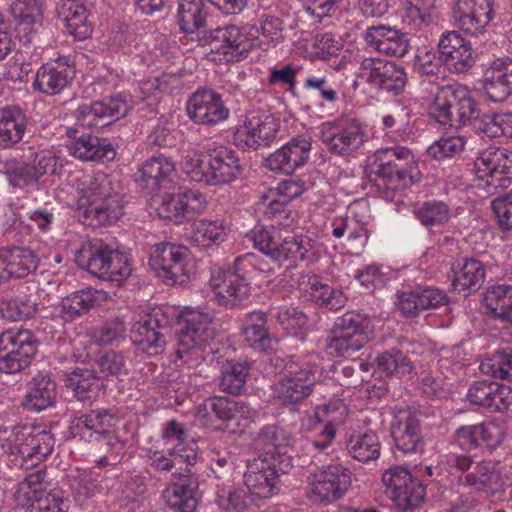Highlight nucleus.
Returning a JSON list of instances; mask_svg holds the SVG:
<instances>
[{"label":"nucleus","instance_id":"obj_1","mask_svg":"<svg viewBox=\"0 0 512 512\" xmlns=\"http://www.w3.org/2000/svg\"><path fill=\"white\" fill-rule=\"evenodd\" d=\"M180 166L191 181L205 186L228 185L242 174L237 153L232 148L217 143L206 145L203 151H188Z\"/></svg>","mask_w":512,"mask_h":512},{"label":"nucleus","instance_id":"obj_2","mask_svg":"<svg viewBox=\"0 0 512 512\" xmlns=\"http://www.w3.org/2000/svg\"><path fill=\"white\" fill-rule=\"evenodd\" d=\"M70 183L78 194L77 205L85 218L109 225L123 215V199L113 190L105 173H78L71 176Z\"/></svg>","mask_w":512,"mask_h":512},{"label":"nucleus","instance_id":"obj_3","mask_svg":"<svg viewBox=\"0 0 512 512\" xmlns=\"http://www.w3.org/2000/svg\"><path fill=\"white\" fill-rule=\"evenodd\" d=\"M371 173L379 189L402 191L419 179L418 165L411 149L395 145L377 149L370 157Z\"/></svg>","mask_w":512,"mask_h":512},{"label":"nucleus","instance_id":"obj_4","mask_svg":"<svg viewBox=\"0 0 512 512\" xmlns=\"http://www.w3.org/2000/svg\"><path fill=\"white\" fill-rule=\"evenodd\" d=\"M259 264L254 253H245L235 258L232 267L213 271L209 285L217 302L225 307H235L246 301L253 274L262 270Z\"/></svg>","mask_w":512,"mask_h":512},{"label":"nucleus","instance_id":"obj_5","mask_svg":"<svg viewBox=\"0 0 512 512\" xmlns=\"http://www.w3.org/2000/svg\"><path fill=\"white\" fill-rule=\"evenodd\" d=\"M5 452L15 456L17 465L29 469L37 466L52 453L55 439L41 427L16 425L10 431L4 430L0 438Z\"/></svg>","mask_w":512,"mask_h":512},{"label":"nucleus","instance_id":"obj_6","mask_svg":"<svg viewBox=\"0 0 512 512\" xmlns=\"http://www.w3.org/2000/svg\"><path fill=\"white\" fill-rule=\"evenodd\" d=\"M181 326L177 333L176 355L192 365L204 360L203 348L213 338L212 315L198 308L185 307L178 313Z\"/></svg>","mask_w":512,"mask_h":512},{"label":"nucleus","instance_id":"obj_7","mask_svg":"<svg viewBox=\"0 0 512 512\" xmlns=\"http://www.w3.org/2000/svg\"><path fill=\"white\" fill-rule=\"evenodd\" d=\"M250 238L257 250L274 262L286 264L288 268L296 267L307 259L315 244V241L306 235L280 239L278 232L263 226H256L250 232Z\"/></svg>","mask_w":512,"mask_h":512},{"label":"nucleus","instance_id":"obj_8","mask_svg":"<svg viewBox=\"0 0 512 512\" xmlns=\"http://www.w3.org/2000/svg\"><path fill=\"white\" fill-rule=\"evenodd\" d=\"M165 445L169 446V454L154 451L149 456L152 467L159 471H173V474L189 472V467L198 460V447L193 439H188L184 425L170 420L163 430Z\"/></svg>","mask_w":512,"mask_h":512},{"label":"nucleus","instance_id":"obj_9","mask_svg":"<svg viewBox=\"0 0 512 512\" xmlns=\"http://www.w3.org/2000/svg\"><path fill=\"white\" fill-rule=\"evenodd\" d=\"M370 334L369 319L358 312L348 311L336 318L325 339L324 350L331 357H349L364 347Z\"/></svg>","mask_w":512,"mask_h":512},{"label":"nucleus","instance_id":"obj_10","mask_svg":"<svg viewBox=\"0 0 512 512\" xmlns=\"http://www.w3.org/2000/svg\"><path fill=\"white\" fill-rule=\"evenodd\" d=\"M476 113V103L467 87L455 84L436 86V94L429 115L444 126L459 128L466 125Z\"/></svg>","mask_w":512,"mask_h":512},{"label":"nucleus","instance_id":"obj_11","mask_svg":"<svg viewBox=\"0 0 512 512\" xmlns=\"http://www.w3.org/2000/svg\"><path fill=\"white\" fill-rule=\"evenodd\" d=\"M149 264L158 277L173 283L185 282L195 271L190 250L172 242L154 245L151 249Z\"/></svg>","mask_w":512,"mask_h":512},{"label":"nucleus","instance_id":"obj_12","mask_svg":"<svg viewBox=\"0 0 512 512\" xmlns=\"http://www.w3.org/2000/svg\"><path fill=\"white\" fill-rule=\"evenodd\" d=\"M350 486L351 471L336 462L309 474L306 494L314 503L330 504L341 499Z\"/></svg>","mask_w":512,"mask_h":512},{"label":"nucleus","instance_id":"obj_13","mask_svg":"<svg viewBox=\"0 0 512 512\" xmlns=\"http://www.w3.org/2000/svg\"><path fill=\"white\" fill-rule=\"evenodd\" d=\"M318 137L338 156L353 155L368 141L366 126L354 119L323 122L318 127Z\"/></svg>","mask_w":512,"mask_h":512},{"label":"nucleus","instance_id":"obj_14","mask_svg":"<svg viewBox=\"0 0 512 512\" xmlns=\"http://www.w3.org/2000/svg\"><path fill=\"white\" fill-rule=\"evenodd\" d=\"M37 351L28 329H9L0 334V372L14 374L26 368Z\"/></svg>","mask_w":512,"mask_h":512},{"label":"nucleus","instance_id":"obj_15","mask_svg":"<svg viewBox=\"0 0 512 512\" xmlns=\"http://www.w3.org/2000/svg\"><path fill=\"white\" fill-rule=\"evenodd\" d=\"M132 107L131 96L119 93L80 105L75 111V118L81 127L103 128L127 116Z\"/></svg>","mask_w":512,"mask_h":512},{"label":"nucleus","instance_id":"obj_16","mask_svg":"<svg viewBox=\"0 0 512 512\" xmlns=\"http://www.w3.org/2000/svg\"><path fill=\"white\" fill-rule=\"evenodd\" d=\"M288 466L289 463H276L262 456L247 462L244 484L258 505L262 506L266 500L279 493V473H285Z\"/></svg>","mask_w":512,"mask_h":512},{"label":"nucleus","instance_id":"obj_17","mask_svg":"<svg viewBox=\"0 0 512 512\" xmlns=\"http://www.w3.org/2000/svg\"><path fill=\"white\" fill-rule=\"evenodd\" d=\"M382 482L387 497L403 511L417 508L424 500V486L404 467L396 466L387 470Z\"/></svg>","mask_w":512,"mask_h":512},{"label":"nucleus","instance_id":"obj_18","mask_svg":"<svg viewBox=\"0 0 512 512\" xmlns=\"http://www.w3.org/2000/svg\"><path fill=\"white\" fill-rule=\"evenodd\" d=\"M478 179L485 180L488 188H507L512 179V151L503 147H488L474 162Z\"/></svg>","mask_w":512,"mask_h":512},{"label":"nucleus","instance_id":"obj_19","mask_svg":"<svg viewBox=\"0 0 512 512\" xmlns=\"http://www.w3.org/2000/svg\"><path fill=\"white\" fill-rule=\"evenodd\" d=\"M253 27L226 25L212 30L207 38L211 54H218L219 60L231 62L245 57L254 45L249 37Z\"/></svg>","mask_w":512,"mask_h":512},{"label":"nucleus","instance_id":"obj_20","mask_svg":"<svg viewBox=\"0 0 512 512\" xmlns=\"http://www.w3.org/2000/svg\"><path fill=\"white\" fill-rule=\"evenodd\" d=\"M206 206V198L200 191L181 188L177 193L163 194L157 211L161 218L181 223L195 218Z\"/></svg>","mask_w":512,"mask_h":512},{"label":"nucleus","instance_id":"obj_21","mask_svg":"<svg viewBox=\"0 0 512 512\" xmlns=\"http://www.w3.org/2000/svg\"><path fill=\"white\" fill-rule=\"evenodd\" d=\"M277 129L274 118L265 113H249L242 124L234 128L233 143L242 150H257L269 145Z\"/></svg>","mask_w":512,"mask_h":512},{"label":"nucleus","instance_id":"obj_22","mask_svg":"<svg viewBox=\"0 0 512 512\" xmlns=\"http://www.w3.org/2000/svg\"><path fill=\"white\" fill-rule=\"evenodd\" d=\"M391 435L396 448L405 454L423 450L420 413L408 407H396L391 422Z\"/></svg>","mask_w":512,"mask_h":512},{"label":"nucleus","instance_id":"obj_23","mask_svg":"<svg viewBox=\"0 0 512 512\" xmlns=\"http://www.w3.org/2000/svg\"><path fill=\"white\" fill-rule=\"evenodd\" d=\"M186 111L189 119L196 124L214 126L229 117L221 96L213 90H197L187 101Z\"/></svg>","mask_w":512,"mask_h":512},{"label":"nucleus","instance_id":"obj_24","mask_svg":"<svg viewBox=\"0 0 512 512\" xmlns=\"http://www.w3.org/2000/svg\"><path fill=\"white\" fill-rule=\"evenodd\" d=\"M438 51L443 64L450 71L464 73L476 61V56L470 41L455 31H448L441 35L438 42Z\"/></svg>","mask_w":512,"mask_h":512},{"label":"nucleus","instance_id":"obj_25","mask_svg":"<svg viewBox=\"0 0 512 512\" xmlns=\"http://www.w3.org/2000/svg\"><path fill=\"white\" fill-rule=\"evenodd\" d=\"M311 141L295 137L266 158L267 167L276 173L292 174L309 159Z\"/></svg>","mask_w":512,"mask_h":512},{"label":"nucleus","instance_id":"obj_26","mask_svg":"<svg viewBox=\"0 0 512 512\" xmlns=\"http://www.w3.org/2000/svg\"><path fill=\"white\" fill-rule=\"evenodd\" d=\"M159 311H154L141 318L131 330L132 343L149 356L160 354L165 347L164 330L166 324H160Z\"/></svg>","mask_w":512,"mask_h":512},{"label":"nucleus","instance_id":"obj_27","mask_svg":"<svg viewBox=\"0 0 512 512\" xmlns=\"http://www.w3.org/2000/svg\"><path fill=\"white\" fill-rule=\"evenodd\" d=\"M10 12L17 23L20 40L32 42L43 26V4L39 0H14Z\"/></svg>","mask_w":512,"mask_h":512},{"label":"nucleus","instance_id":"obj_28","mask_svg":"<svg viewBox=\"0 0 512 512\" xmlns=\"http://www.w3.org/2000/svg\"><path fill=\"white\" fill-rule=\"evenodd\" d=\"M347 413V406L340 399L331 400L328 403L317 406L315 418L317 422L324 423L325 425L319 436L311 440L309 445L320 451L326 450L335 438L337 427L345 421Z\"/></svg>","mask_w":512,"mask_h":512},{"label":"nucleus","instance_id":"obj_29","mask_svg":"<svg viewBox=\"0 0 512 512\" xmlns=\"http://www.w3.org/2000/svg\"><path fill=\"white\" fill-rule=\"evenodd\" d=\"M484 90L493 102H502L512 95V59L501 57L492 61L483 75Z\"/></svg>","mask_w":512,"mask_h":512},{"label":"nucleus","instance_id":"obj_30","mask_svg":"<svg viewBox=\"0 0 512 512\" xmlns=\"http://www.w3.org/2000/svg\"><path fill=\"white\" fill-rule=\"evenodd\" d=\"M455 18L465 32L476 35L493 17L491 0H457Z\"/></svg>","mask_w":512,"mask_h":512},{"label":"nucleus","instance_id":"obj_31","mask_svg":"<svg viewBox=\"0 0 512 512\" xmlns=\"http://www.w3.org/2000/svg\"><path fill=\"white\" fill-rule=\"evenodd\" d=\"M118 422L115 413L107 409L91 410L89 413L75 417L70 425V432L74 437L91 440L94 434H106Z\"/></svg>","mask_w":512,"mask_h":512},{"label":"nucleus","instance_id":"obj_32","mask_svg":"<svg viewBox=\"0 0 512 512\" xmlns=\"http://www.w3.org/2000/svg\"><path fill=\"white\" fill-rule=\"evenodd\" d=\"M364 38L368 46L390 56L403 57L409 48L405 34L384 25L369 27Z\"/></svg>","mask_w":512,"mask_h":512},{"label":"nucleus","instance_id":"obj_33","mask_svg":"<svg viewBox=\"0 0 512 512\" xmlns=\"http://www.w3.org/2000/svg\"><path fill=\"white\" fill-rule=\"evenodd\" d=\"M75 76L74 67L60 61L42 65L33 82L35 90L46 95L59 94Z\"/></svg>","mask_w":512,"mask_h":512},{"label":"nucleus","instance_id":"obj_34","mask_svg":"<svg viewBox=\"0 0 512 512\" xmlns=\"http://www.w3.org/2000/svg\"><path fill=\"white\" fill-rule=\"evenodd\" d=\"M174 169V163L166 156H153L138 168L136 181L143 188L154 191L170 183Z\"/></svg>","mask_w":512,"mask_h":512},{"label":"nucleus","instance_id":"obj_35","mask_svg":"<svg viewBox=\"0 0 512 512\" xmlns=\"http://www.w3.org/2000/svg\"><path fill=\"white\" fill-rule=\"evenodd\" d=\"M57 12L68 33L75 39L84 40L91 35L92 24L88 20L87 8L80 0H60Z\"/></svg>","mask_w":512,"mask_h":512},{"label":"nucleus","instance_id":"obj_36","mask_svg":"<svg viewBox=\"0 0 512 512\" xmlns=\"http://www.w3.org/2000/svg\"><path fill=\"white\" fill-rule=\"evenodd\" d=\"M107 299L108 294L103 290L83 289L62 299L59 314L65 321H72L90 309L100 306Z\"/></svg>","mask_w":512,"mask_h":512},{"label":"nucleus","instance_id":"obj_37","mask_svg":"<svg viewBox=\"0 0 512 512\" xmlns=\"http://www.w3.org/2000/svg\"><path fill=\"white\" fill-rule=\"evenodd\" d=\"M254 447L260 452L259 456L267 457L276 463H283L287 459L288 440L283 430L275 425H267L260 429L253 439Z\"/></svg>","mask_w":512,"mask_h":512},{"label":"nucleus","instance_id":"obj_38","mask_svg":"<svg viewBox=\"0 0 512 512\" xmlns=\"http://www.w3.org/2000/svg\"><path fill=\"white\" fill-rule=\"evenodd\" d=\"M68 151L86 161L109 162L116 157V150L107 139L92 135H82L68 146Z\"/></svg>","mask_w":512,"mask_h":512},{"label":"nucleus","instance_id":"obj_39","mask_svg":"<svg viewBox=\"0 0 512 512\" xmlns=\"http://www.w3.org/2000/svg\"><path fill=\"white\" fill-rule=\"evenodd\" d=\"M243 336L250 348L258 352L273 349L276 340L269 334L267 316L262 311L248 313L243 327Z\"/></svg>","mask_w":512,"mask_h":512},{"label":"nucleus","instance_id":"obj_40","mask_svg":"<svg viewBox=\"0 0 512 512\" xmlns=\"http://www.w3.org/2000/svg\"><path fill=\"white\" fill-rule=\"evenodd\" d=\"M27 128V117L16 107L0 110V148H10L20 142Z\"/></svg>","mask_w":512,"mask_h":512},{"label":"nucleus","instance_id":"obj_41","mask_svg":"<svg viewBox=\"0 0 512 512\" xmlns=\"http://www.w3.org/2000/svg\"><path fill=\"white\" fill-rule=\"evenodd\" d=\"M252 27L261 37L257 40L263 50L274 48L284 40V19L282 13L277 9L261 14L258 24Z\"/></svg>","mask_w":512,"mask_h":512},{"label":"nucleus","instance_id":"obj_42","mask_svg":"<svg viewBox=\"0 0 512 512\" xmlns=\"http://www.w3.org/2000/svg\"><path fill=\"white\" fill-rule=\"evenodd\" d=\"M45 477L46 472L41 469L25 476L14 493L17 507L33 511L34 504L46 491L43 488Z\"/></svg>","mask_w":512,"mask_h":512},{"label":"nucleus","instance_id":"obj_43","mask_svg":"<svg viewBox=\"0 0 512 512\" xmlns=\"http://www.w3.org/2000/svg\"><path fill=\"white\" fill-rule=\"evenodd\" d=\"M113 249L103 243L83 246L76 255V261L82 268H86L92 275L103 278L105 268Z\"/></svg>","mask_w":512,"mask_h":512},{"label":"nucleus","instance_id":"obj_44","mask_svg":"<svg viewBox=\"0 0 512 512\" xmlns=\"http://www.w3.org/2000/svg\"><path fill=\"white\" fill-rule=\"evenodd\" d=\"M484 301L494 317L512 323V286L495 285L488 288Z\"/></svg>","mask_w":512,"mask_h":512},{"label":"nucleus","instance_id":"obj_45","mask_svg":"<svg viewBox=\"0 0 512 512\" xmlns=\"http://www.w3.org/2000/svg\"><path fill=\"white\" fill-rule=\"evenodd\" d=\"M271 315L279 325L295 337L303 338L307 331L308 317L298 307L293 305H280L271 309Z\"/></svg>","mask_w":512,"mask_h":512},{"label":"nucleus","instance_id":"obj_46","mask_svg":"<svg viewBox=\"0 0 512 512\" xmlns=\"http://www.w3.org/2000/svg\"><path fill=\"white\" fill-rule=\"evenodd\" d=\"M485 280V266L475 258L466 259L455 273L454 289L458 292L477 291Z\"/></svg>","mask_w":512,"mask_h":512},{"label":"nucleus","instance_id":"obj_47","mask_svg":"<svg viewBox=\"0 0 512 512\" xmlns=\"http://www.w3.org/2000/svg\"><path fill=\"white\" fill-rule=\"evenodd\" d=\"M227 236V228L223 220L201 219L193 224L191 240L197 246L210 247L222 243Z\"/></svg>","mask_w":512,"mask_h":512},{"label":"nucleus","instance_id":"obj_48","mask_svg":"<svg viewBox=\"0 0 512 512\" xmlns=\"http://www.w3.org/2000/svg\"><path fill=\"white\" fill-rule=\"evenodd\" d=\"M346 447L351 457L359 462H369L380 455L379 439L372 431L351 435Z\"/></svg>","mask_w":512,"mask_h":512},{"label":"nucleus","instance_id":"obj_49","mask_svg":"<svg viewBox=\"0 0 512 512\" xmlns=\"http://www.w3.org/2000/svg\"><path fill=\"white\" fill-rule=\"evenodd\" d=\"M162 499L166 506L175 512H194L197 499L190 484L174 483L162 492Z\"/></svg>","mask_w":512,"mask_h":512},{"label":"nucleus","instance_id":"obj_50","mask_svg":"<svg viewBox=\"0 0 512 512\" xmlns=\"http://www.w3.org/2000/svg\"><path fill=\"white\" fill-rule=\"evenodd\" d=\"M4 252L11 278H24L37 270L39 258L31 249L14 247Z\"/></svg>","mask_w":512,"mask_h":512},{"label":"nucleus","instance_id":"obj_51","mask_svg":"<svg viewBox=\"0 0 512 512\" xmlns=\"http://www.w3.org/2000/svg\"><path fill=\"white\" fill-rule=\"evenodd\" d=\"M319 375L318 367L309 360L290 359L284 365L279 384H299L301 382L315 384L319 380L317 377Z\"/></svg>","mask_w":512,"mask_h":512},{"label":"nucleus","instance_id":"obj_52","mask_svg":"<svg viewBox=\"0 0 512 512\" xmlns=\"http://www.w3.org/2000/svg\"><path fill=\"white\" fill-rule=\"evenodd\" d=\"M235 401L226 397H213L205 400L198 407L196 416L206 426H213V416L221 421H229L234 418Z\"/></svg>","mask_w":512,"mask_h":512},{"label":"nucleus","instance_id":"obj_53","mask_svg":"<svg viewBox=\"0 0 512 512\" xmlns=\"http://www.w3.org/2000/svg\"><path fill=\"white\" fill-rule=\"evenodd\" d=\"M216 503L226 512H245L253 506L260 507L245 484L228 491H218Z\"/></svg>","mask_w":512,"mask_h":512},{"label":"nucleus","instance_id":"obj_54","mask_svg":"<svg viewBox=\"0 0 512 512\" xmlns=\"http://www.w3.org/2000/svg\"><path fill=\"white\" fill-rule=\"evenodd\" d=\"M459 483L472 486L479 491L494 492L499 483V475L488 462L477 463L473 471L459 477Z\"/></svg>","mask_w":512,"mask_h":512},{"label":"nucleus","instance_id":"obj_55","mask_svg":"<svg viewBox=\"0 0 512 512\" xmlns=\"http://www.w3.org/2000/svg\"><path fill=\"white\" fill-rule=\"evenodd\" d=\"M413 370L410 360L399 350L391 349L378 355L376 358V367L374 373L381 380L384 376L392 375L395 372L409 374Z\"/></svg>","mask_w":512,"mask_h":512},{"label":"nucleus","instance_id":"obj_56","mask_svg":"<svg viewBox=\"0 0 512 512\" xmlns=\"http://www.w3.org/2000/svg\"><path fill=\"white\" fill-rule=\"evenodd\" d=\"M480 370L495 379L512 382V349L496 351L481 362Z\"/></svg>","mask_w":512,"mask_h":512},{"label":"nucleus","instance_id":"obj_57","mask_svg":"<svg viewBox=\"0 0 512 512\" xmlns=\"http://www.w3.org/2000/svg\"><path fill=\"white\" fill-rule=\"evenodd\" d=\"M203 0H180L178 20L182 31L193 33L204 25L206 18Z\"/></svg>","mask_w":512,"mask_h":512},{"label":"nucleus","instance_id":"obj_58","mask_svg":"<svg viewBox=\"0 0 512 512\" xmlns=\"http://www.w3.org/2000/svg\"><path fill=\"white\" fill-rule=\"evenodd\" d=\"M39 310L38 303L30 296L19 295L13 299L0 302V314L11 321L33 317Z\"/></svg>","mask_w":512,"mask_h":512},{"label":"nucleus","instance_id":"obj_59","mask_svg":"<svg viewBox=\"0 0 512 512\" xmlns=\"http://www.w3.org/2000/svg\"><path fill=\"white\" fill-rule=\"evenodd\" d=\"M3 169L9 185L14 188L24 189L38 184L39 180L36 174L33 173V167L30 162L7 160L4 163Z\"/></svg>","mask_w":512,"mask_h":512},{"label":"nucleus","instance_id":"obj_60","mask_svg":"<svg viewBox=\"0 0 512 512\" xmlns=\"http://www.w3.org/2000/svg\"><path fill=\"white\" fill-rule=\"evenodd\" d=\"M69 485L77 501L92 498L102 491L99 475L93 471H79L71 475Z\"/></svg>","mask_w":512,"mask_h":512},{"label":"nucleus","instance_id":"obj_61","mask_svg":"<svg viewBox=\"0 0 512 512\" xmlns=\"http://www.w3.org/2000/svg\"><path fill=\"white\" fill-rule=\"evenodd\" d=\"M258 209L268 218L275 220L280 226H288L289 210L288 203L280 199L277 193L271 190L263 192L257 203Z\"/></svg>","mask_w":512,"mask_h":512},{"label":"nucleus","instance_id":"obj_62","mask_svg":"<svg viewBox=\"0 0 512 512\" xmlns=\"http://www.w3.org/2000/svg\"><path fill=\"white\" fill-rule=\"evenodd\" d=\"M415 214L421 224L429 229L447 223L451 217L449 207L445 203L436 200L423 203L415 211Z\"/></svg>","mask_w":512,"mask_h":512},{"label":"nucleus","instance_id":"obj_63","mask_svg":"<svg viewBox=\"0 0 512 512\" xmlns=\"http://www.w3.org/2000/svg\"><path fill=\"white\" fill-rule=\"evenodd\" d=\"M257 372L248 361H227L220 368V384H245L247 381H257Z\"/></svg>","mask_w":512,"mask_h":512},{"label":"nucleus","instance_id":"obj_64","mask_svg":"<svg viewBox=\"0 0 512 512\" xmlns=\"http://www.w3.org/2000/svg\"><path fill=\"white\" fill-rule=\"evenodd\" d=\"M466 142L464 136H443L428 147L427 153L434 159L452 158L463 152Z\"/></svg>","mask_w":512,"mask_h":512}]
</instances>
